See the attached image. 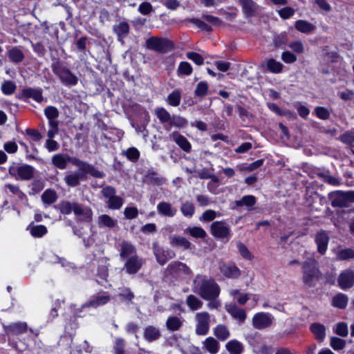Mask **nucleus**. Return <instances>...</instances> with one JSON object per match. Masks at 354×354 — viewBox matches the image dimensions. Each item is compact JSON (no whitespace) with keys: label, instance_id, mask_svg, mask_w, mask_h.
Segmentation results:
<instances>
[{"label":"nucleus","instance_id":"6e6552de","mask_svg":"<svg viewBox=\"0 0 354 354\" xmlns=\"http://www.w3.org/2000/svg\"><path fill=\"white\" fill-rule=\"evenodd\" d=\"M196 334L198 335H206L210 328V315L207 312L197 313L195 315Z\"/></svg>","mask_w":354,"mask_h":354},{"label":"nucleus","instance_id":"13d9d810","mask_svg":"<svg viewBox=\"0 0 354 354\" xmlns=\"http://www.w3.org/2000/svg\"><path fill=\"white\" fill-rule=\"evenodd\" d=\"M330 345L334 350L339 351L345 347L346 341L337 337H332L330 338Z\"/></svg>","mask_w":354,"mask_h":354},{"label":"nucleus","instance_id":"f3484780","mask_svg":"<svg viewBox=\"0 0 354 354\" xmlns=\"http://www.w3.org/2000/svg\"><path fill=\"white\" fill-rule=\"evenodd\" d=\"M242 12L245 17H252L257 15L259 6L253 0H239Z\"/></svg>","mask_w":354,"mask_h":354},{"label":"nucleus","instance_id":"4be33fe9","mask_svg":"<svg viewBox=\"0 0 354 354\" xmlns=\"http://www.w3.org/2000/svg\"><path fill=\"white\" fill-rule=\"evenodd\" d=\"M221 273L227 278L236 279L241 275V270L233 263H223L220 266Z\"/></svg>","mask_w":354,"mask_h":354},{"label":"nucleus","instance_id":"69168bd1","mask_svg":"<svg viewBox=\"0 0 354 354\" xmlns=\"http://www.w3.org/2000/svg\"><path fill=\"white\" fill-rule=\"evenodd\" d=\"M101 193L106 201H109L116 196V189L112 186H106L102 189Z\"/></svg>","mask_w":354,"mask_h":354},{"label":"nucleus","instance_id":"2eb2a0df","mask_svg":"<svg viewBox=\"0 0 354 354\" xmlns=\"http://www.w3.org/2000/svg\"><path fill=\"white\" fill-rule=\"evenodd\" d=\"M272 316L266 313H259L252 318V325L257 329H263L269 327L272 324Z\"/></svg>","mask_w":354,"mask_h":354},{"label":"nucleus","instance_id":"9b49d317","mask_svg":"<svg viewBox=\"0 0 354 354\" xmlns=\"http://www.w3.org/2000/svg\"><path fill=\"white\" fill-rule=\"evenodd\" d=\"M110 300V294L107 292L101 291L93 295L87 302L83 304L82 307L97 308L106 304Z\"/></svg>","mask_w":354,"mask_h":354},{"label":"nucleus","instance_id":"79ce46f5","mask_svg":"<svg viewBox=\"0 0 354 354\" xmlns=\"http://www.w3.org/2000/svg\"><path fill=\"white\" fill-rule=\"evenodd\" d=\"M186 304L192 311L201 309L203 304V301L194 295H189L187 297Z\"/></svg>","mask_w":354,"mask_h":354},{"label":"nucleus","instance_id":"9d476101","mask_svg":"<svg viewBox=\"0 0 354 354\" xmlns=\"http://www.w3.org/2000/svg\"><path fill=\"white\" fill-rule=\"evenodd\" d=\"M152 249L157 262L162 266L175 257L172 250L160 246L157 242L153 243Z\"/></svg>","mask_w":354,"mask_h":354},{"label":"nucleus","instance_id":"423d86ee","mask_svg":"<svg viewBox=\"0 0 354 354\" xmlns=\"http://www.w3.org/2000/svg\"><path fill=\"white\" fill-rule=\"evenodd\" d=\"M146 47L148 49L165 53L173 48V44L166 38L151 37L146 40Z\"/></svg>","mask_w":354,"mask_h":354},{"label":"nucleus","instance_id":"b1692460","mask_svg":"<svg viewBox=\"0 0 354 354\" xmlns=\"http://www.w3.org/2000/svg\"><path fill=\"white\" fill-rule=\"evenodd\" d=\"M120 257L121 259H129L133 256H137L136 254V248L131 243L123 241L120 244Z\"/></svg>","mask_w":354,"mask_h":354},{"label":"nucleus","instance_id":"a878e982","mask_svg":"<svg viewBox=\"0 0 354 354\" xmlns=\"http://www.w3.org/2000/svg\"><path fill=\"white\" fill-rule=\"evenodd\" d=\"M170 139L174 141L184 151L187 153L191 151L192 145L185 136L176 132H174L170 135Z\"/></svg>","mask_w":354,"mask_h":354},{"label":"nucleus","instance_id":"412c9836","mask_svg":"<svg viewBox=\"0 0 354 354\" xmlns=\"http://www.w3.org/2000/svg\"><path fill=\"white\" fill-rule=\"evenodd\" d=\"M169 243L173 248H180L184 250H189L193 246L187 238L178 235L170 236Z\"/></svg>","mask_w":354,"mask_h":354},{"label":"nucleus","instance_id":"20e7f679","mask_svg":"<svg viewBox=\"0 0 354 354\" xmlns=\"http://www.w3.org/2000/svg\"><path fill=\"white\" fill-rule=\"evenodd\" d=\"M35 168L29 165H14L9 168L10 174L17 180H29L35 174Z\"/></svg>","mask_w":354,"mask_h":354},{"label":"nucleus","instance_id":"603ef678","mask_svg":"<svg viewBox=\"0 0 354 354\" xmlns=\"http://www.w3.org/2000/svg\"><path fill=\"white\" fill-rule=\"evenodd\" d=\"M77 202H71L68 201H62L59 203L60 212L64 214H70L75 212Z\"/></svg>","mask_w":354,"mask_h":354},{"label":"nucleus","instance_id":"680f3d73","mask_svg":"<svg viewBox=\"0 0 354 354\" xmlns=\"http://www.w3.org/2000/svg\"><path fill=\"white\" fill-rule=\"evenodd\" d=\"M314 112L315 115L321 120H327L330 117V112L324 106H316Z\"/></svg>","mask_w":354,"mask_h":354},{"label":"nucleus","instance_id":"0e129e2a","mask_svg":"<svg viewBox=\"0 0 354 354\" xmlns=\"http://www.w3.org/2000/svg\"><path fill=\"white\" fill-rule=\"evenodd\" d=\"M188 21L190 23L196 25L197 27H198L202 30H205L207 32L212 31L211 27L205 23L204 21H201V19H196V18H191L187 19Z\"/></svg>","mask_w":354,"mask_h":354},{"label":"nucleus","instance_id":"393cba45","mask_svg":"<svg viewBox=\"0 0 354 354\" xmlns=\"http://www.w3.org/2000/svg\"><path fill=\"white\" fill-rule=\"evenodd\" d=\"M113 32L116 34L118 39L122 44L124 43V38L129 33L130 27L127 22L122 21L113 26Z\"/></svg>","mask_w":354,"mask_h":354},{"label":"nucleus","instance_id":"bb28decb","mask_svg":"<svg viewBox=\"0 0 354 354\" xmlns=\"http://www.w3.org/2000/svg\"><path fill=\"white\" fill-rule=\"evenodd\" d=\"M161 336L160 331L158 328L153 326H148L145 328L143 332V337L149 342L158 340Z\"/></svg>","mask_w":354,"mask_h":354},{"label":"nucleus","instance_id":"39448f33","mask_svg":"<svg viewBox=\"0 0 354 354\" xmlns=\"http://www.w3.org/2000/svg\"><path fill=\"white\" fill-rule=\"evenodd\" d=\"M330 204L334 207H347L348 202L354 198V192L335 191L328 194Z\"/></svg>","mask_w":354,"mask_h":354},{"label":"nucleus","instance_id":"c756f323","mask_svg":"<svg viewBox=\"0 0 354 354\" xmlns=\"http://www.w3.org/2000/svg\"><path fill=\"white\" fill-rule=\"evenodd\" d=\"M70 156L65 153H57L52 157V164L59 169L66 168L69 162Z\"/></svg>","mask_w":354,"mask_h":354},{"label":"nucleus","instance_id":"37998d69","mask_svg":"<svg viewBox=\"0 0 354 354\" xmlns=\"http://www.w3.org/2000/svg\"><path fill=\"white\" fill-rule=\"evenodd\" d=\"M348 299L347 296L343 293H338L332 299V305L339 309L346 308Z\"/></svg>","mask_w":354,"mask_h":354},{"label":"nucleus","instance_id":"4d7b16f0","mask_svg":"<svg viewBox=\"0 0 354 354\" xmlns=\"http://www.w3.org/2000/svg\"><path fill=\"white\" fill-rule=\"evenodd\" d=\"M192 71L191 64L187 62H181L178 68V75H189Z\"/></svg>","mask_w":354,"mask_h":354},{"label":"nucleus","instance_id":"09e8293b","mask_svg":"<svg viewBox=\"0 0 354 354\" xmlns=\"http://www.w3.org/2000/svg\"><path fill=\"white\" fill-rule=\"evenodd\" d=\"M8 57L15 63H19L24 59V54L21 49L17 47H13L8 52Z\"/></svg>","mask_w":354,"mask_h":354},{"label":"nucleus","instance_id":"aec40b11","mask_svg":"<svg viewBox=\"0 0 354 354\" xmlns=\"http://www.w3.org/2000/svg\"><path fill=\"white\" fill-rule=\"evenodd\" d=\"M86 174L77 171H74L66 174L64 178V181L69 187H75L80 185L82 180L86 179Z\"/></svg>","mask_w":354,"mask_h":354},{"label":"nucleus","instance_id":"e433bc0d","mask_svg":"<svg viewBox=\"0 0 354 354\" xmlns=\"http://www.w3.org/2000/svg\"><path fill=\"white\" fill-rule=\"evenodd\" d=\"M310 330L319 341H323L326 337V328L319 323H314L310 325Z\"/></svg>","mask_w":354,"mask_h":354},{"label":"nucleus","instance_id":"f704fd0d","mask_svg":"<svg viewBox=\"0 0 354 354\" xmlns=\"http://www.w3.org/2000/svg\"><path fill=\"white\" fill-rule=\"evenodd\" d=\"M225 348L230 354H241L244 349L243 344L236 339L229 341Z\"/></svg>","mask_w":354,"mask_h":354},{"label":"nucleus","instance_id":"a18cd8bd","mask_svg":"<svg viewBox=\"0 0 354 354\" xmlns=\"http://www.w3.org/2000/svg\"><path fill=\"white\" fill-rule=\"evenodd\" d=\"M180 210L185 217L192 218L195 213V207L192 202L187 201L181 203Z\"/></svg>","mask_w":354,"mask_h":354},{"label":"nucleus","instance_id":"ea45409f","mask_svg":"<svg viewBox=\"0 0 354 354\" xmlns=\"http://www.w3.org/2000/svg\"><path fill=\"white\" fill-rule=\"evenodd\" d=\"M184 232L190 235L191 236L196 239H205L207 236V233L203 228L201 227H187Z\"/></svg>","mask_w":354,"mask_h":354},{"label":"nucleus","instance_id":"e2e57ef3","mask_svg":"<svg viewBox=\"0 0 354 354\" xmlns=\"http://www.w3.org/2000/svg\"><path fill=\"white\" fill-rule=\"evenodd\" d=\"M44 114L48 120H53L58 118L59 111L56 107L48 106L44 109Z\"/></svg>","mask_w":354,"mask_h":354},{"label":"nucleus","instance_id":"f257e3e1","mask_svg":"<svg viewBox=\"0 0 354 354\" xmlns=\"http://www.w3.org/2000/svg\"><path fill=\"white\" fill-rule=\"evenodd\" d=\"M192 290L204 300H214L221 292L219 285L205 275L197 274L193 281Z\"/></svg>","mask_w":354,"mask_h":354},{"label":"nucleus","instance_id":"5701e85b","mask_svg":"<svg viewBox=\"0 0 354 354\" xmlns=\"http://www.w3.org/2000/svg\"><path fill=\"white\" fill-rule=\"evenodd\" d=\"M329 236L325 231L317 232L315 236V243L317 246V250L321 254H325L328 248Z\"/></svg>","mask_w":354,"mask_h":354},{"label":"nucleus","instance_id":"6e6d98bb","mask_svg":"<svg viewBox=\"0 0 354 354\" xmlns=\"http://www.w3.org/2000/svg\"><path fill=\"white\" fill-rule=\"evenodd\" d=\"M106 205L109 209H119L123 205V199L119 196H115L109 201H106Z\"/></svg>","mask_w":354,"mask_h":354},{"label":"nucleus","instance_id":"a211bd4d","mask_svg":"<svg viewBox=\"0 0 354 354\" xmlns=\"http://www.w3.org/2000/svg\"><path fill=\"white\" fill-rule=\"evenodd\" d=\"M158 213L165 217H174L178 212L176 207L174 206L171 203L167 201H160L156 207Z\"/></svg>","mask_w":354,"mask_h":354},{"label":"nucleus","instance_id":"0eeeda50","mask_svg":"<svg viewBox=\"0 0 354 354\" xmlns=\"http://www.w3.org/2000/svg\"><path fill=\"white\" fill-rule=\"evenodd\" d=\"M69 162L78 167V169L75 171L86 175L90 174L91 176L98 178H101L104 176V174L102 171H99L92 165L86 162H84L78 158L70 156Z\"/></svg>","mask_w":354,"mask_h":354},{"label":"nucleus","instance_id":"ddd939ff","mask_svg":"<svg viewBox=\"0 0 354 354\" xmlns=\"http://www.w3.org/2000/svg\"><path fill=\"white\" fill-rule=\"evenodd\" d=\"M77 221L90 223L93 220V211L88 206L82 205L77 202L74 212Z\"/></svg>","mask_w":354,"mask_h":354},{"label":"nucleus","instance_id":"6ab92c4d","mask_svg":"<svg viewBox=\"0 0 354 354\" xmlns=\"http://www.w3.org/2000/svg\"><path fill=\"white\" fill-rule=\"evenodd\" d=\"M5 332L7 335H19L25 333L28 330V324L24 322L12 323L4 326Z\"/></svg>","mask_w":354,"mask_h":354},{"label":"nucleus","instance_id":"864d4df0","mask_svg":"<svg viewBox=\"0 0 354 354\" xmlns=\"http://www.w3.org/2000/svg\"><path fill=\"white\" fill-rule=\"evenodd\" d=\"M266 68L272 73H279L282 71L283 64L274 59H270L266 62Z\"/></svg>","mask_w":354,"mask_h":354},{"label":"nucleus","instance_id":"338daca9","mask_svg":"<svg viewBox=\"0 0 354 354\" xmlns=\"http://www.w3.org/2000/svg\"><path fill=\"white\" fill-rule=\"evenodd\" d=\"M290 48H291L295 53L300 54L304 51V46L301 40H297L290 42L288 44Z\"/></svg>","mask_w":354,"mask_h":354},{"label":"nucleus","instance_id":"cd10ccee","mask_svg":"<svg viewBox=\"0 0 354 354\" xmlns=\"http://www.w3.org/2000/svg\"><path fill=\"white\" fill-rule=\"evenodd\" d=\"M295 28L300 32L310 35L316 30V26L308 21L299 19L295 21Z\"/></svg>","mask_w":354,"mask_h":354},{"label":"nucleus","instance_id":"dca6fc26","mask_svg":"<svg viewBox=\"0 0 354 354\" xmlns=\"http://www.w3.org/2000/svg\"><path fill=\"white\" fill-rule=\"evenodd\" d=\"M19 99L26 101L28 98H32L35 102L41 103L44 100L41 88H27L22 90L18 97Z\"/></svg>","mask_w":354,"mask_h":354},{"label":"nucleus","instance_id":"de8ad7c7","mask_svg":"<svg viewBox=\"0 0 354 354\" xmlns=\"http://www.w3.org/2000/svg\"><path fill=\"white\" fill-rule=\"evenodd\" d=\"M181 101V91L179 89L173 91L166 99L167 103L171 106H178Z\"/></svg>","mask_w":354,"mask_h":354},{"label":"nucleus","instance_id":"f03ea898","mask_svg":"<svg viewBox=\"0 0 354 354\" xmlns=\"http://www.w3.org/2000/svg\"><path fill=\"white\" fill-rule=\"evenodd\" d=\"M302 279L308 287L315 286L321 276L318 262L313 258L307 259L302 263Z\"/></svg>","mask_w":354,"mask_h":354},{"label":"nucleus","instance_id":"58836bf2","mask_svg":"<svg viewBox=\"0 0 354 354\" xmlns=\"http://www.w3.org/2000/svg\"><path fill=\"white\" fill-rule=\"evenodd\" d=\"M155 115L158 118L160 123L164 124L165 126L169 124L171 115L165 108L157 107L155 109Z\"/></svg>","mask_w":354,"mask_h":354},{"label":"nucleus","instance_id":"c03bdc74","mask_svg":"<svg viewBox=\"0 0 354 354\" xmlns=\"http://www.w3.org/2000/svg\"><path fill=\"white\" fill-rule=\"evenodd\" d=\"M41 198L45 205L48 206L57 201V195L54 190L48 189L44 192Z\"/></svg>","mask_w":354,"mask_h":354},{"label":"nucleus","instance_id":"8fccbe9b","mask_svg":"<svg viewBox=\"0 0 354 354\" xmlns=\"http://www.w3.org/2000/svg\"><path fill=\"white\" fill-rule=\"evenodd\" d=\"M234 203L236 207L246 206L250 208L256 203V198L252 195H246L241 199L236 201Z\"/></svg>","mask_w":354,"mask_h":354},{"label":"nucleus","instance_id":"4468645a","mask_svg":"<svg viewBox=\"0 0 354 354\" xmlns=\"http://www.w3.org/2000/svg\"><path fill=\"white\" fill-rule=\"evenodd\" d=\"M337 283L342 290L351 288L354 285V272L350 269L343 270L337 278Z\"/></svg>","mask_w":354,"mask_h":354},{"label":"nucleus","instance_id":"5fc2aeb1","mask_svg":"<svg viewBox=\"0 0 354 354\" xmlns=\"http://www.w3.org/2000/svg\"><path fill=\"white\" fill-rule=\"evenodd\" d=\"M16 88V84L10 80L4 81L1 86L2 93L6 95H10L14 93Z\"/></svg>","mask_w":354,"mask_h":354},{"label":"nucleus","instance_id":"7c9ffc66","mask_svg":"<svg viewBox=\"0 0 354 354\" xmlns=\"http://www.w3.org/2000/svg\"><path fill=\"white\" fill-rule=\"evenodd\" d=\"M225 309L232 317L239 320L240 322H243L246 318V313L244 310L239 308L235 305H226Z\"/></svg>","mask_w":354,"mask_h":354},{"label":"nucleus","instance_id":"bf43d9fd","mask_svg":"<svg viewBox=\"0 0 354 354\" xmlns=\"http://www.w3.org/2000/svg\"><path fill=\"white\" fill-rule=\"evenodd\" d=\"M208 88L209 86L207 82H201L197 84L194 93L198 97H204L207 95Z\"/></svg>","mask_w":354,"mask_h":354},{"label":"nucleus","instance_id":"774afa93","mask_svg":"<svg viewBox=\"0 0 354 354\" xmlns=\"http://www.w3.org/2000/svg\"><path fill=\"white\" fill-rule=\"evenodd\" d=\"M335 333L339 336L346 337L348 333V326L344 322H339L336 325V328L335 329Z\"/></svg>","mask_w":354,"mask_h":354},{"label":"nucleus","instance_id":"c85d7f7f","mask_svg":"<svg viewBox=\"0 0 354 354\" xmlns=\"http://www.w3.org/2000/svg\"><path fill=\"white\" fill-rule=\"evenodd\" d=\"M97 225L100 228L112 229L117 226L118 221L107 214H102L97 218Z\"/></svg>","mask_w":354,"mask_h":354},{"label":"nucleus","instance_id":"7ed1b4c3","mask_svg":"<svg viewBox=\"0 0 354 354\" xmlns=\"http://www.w3.org/2000/svg\"><path fill=\"white\" fill-rule=\"evenodd\" d=\"M51 68L64 85L66 86L77 85L79 80L78 77L60 61L56 60L51 65Z\"/></svg>","mask_w":354,"mask_h":354},{"label":"nucleus","instance_id":"3c124183","mask_svg":"<svg viewBox=\"0 0 354 354\" xmlns=\"http://www.w3.org/2000/svg\"><path fill=\"white\" fill-rule=\"evenodd\" d=\"M122 155L124 156L129 160L136 162L138 160L140 154L137 148L132 147L123 151Z\"/></svg>","mask_w":354,"mask_h":354},{"label":"nucleus","instance_id":"2f4dec72","mask_svg":"<svg viewBox=\"0 0 354 354\" xmlns=\"http://www.w3.org/2000/svg\"><path fill=\"white\" fill-rule=\"evenodd\" d=\"M213 334L221 342L227 340L230 337V332L227 326L221 324L213 328Z\"/></svg>","mask_w":354,"mask_h":354},{"label":"nucleus","instance_id":"1a4fd4ad","mask_svg":"<svg viewBox=\"0 0 354 354\" xmlns=\"http://www.w3.org/2000/svg\"><path fill=\"white\" fill-rule=\"evenodd\" d=\"M210 233L216 239H229L231 236V230L224 221L213 222L210 225Z\"/></svg>","mask_w":354,"mask_h":354},{"label":"nucleus","instance_id":"473e14b6","mask_svg":"<svg viewBox=\"0 0 354 354\" xmlns=\"http://www.w3.org/2000/svg\"><path fill=\"white\" fill-rule=\"evenodd\" d=\"M184 319L177 316L169 317L166 321L167 328L170 331L178 330L183 326Z\"/></svg>","mask_w":354,"mask_h":354},{"label":"nucleus","instance_id":"4c0bfd02","mask_svg":"<svg viewBox=\"0 0 354 354\" xmlns=\"http://www.w3.org/2000/svg\"><path fill=\"white\" fill-rule=\"evenodd\" d=\"M187 124V120L180 115H171L169 124L165 126V129L169 131L172 127L178 128H183L186 127Z\"/></svg>","mask_w":354,"mask_h":354},{"label":"nucleus","instance_id":"c9c22d12","mask_svg":"<svg viewBox=\"0 0 354 354\" xmlns=\"http://www.w3.org/2000/svg\"><path fill=\"white\" fill-rule=\"evenodd\" d=\"M203 347L211 354H216L219 350V343L212 337L206 338L203 342Z\"/></svg>","mask_w":354,"mask_h":354},{"label":"nucleus","instance_id":"f8f14e48","mask_svg":"<svg viewBox=\"0 0 354 354\" xmlns=\"http://www.w3.org/2000/svg\"><path fill=\"white\" fill-rule=\"evenodd\" d=\"M144 259L139 256H133L127 259L122 268L128 274H136L144 264Z\"/></svg>","mask_w":354,"mask_h":354},{"label":"nucleus","instance_id":"052dcab7","mask_svg":"<svg viewBox=\"0 0 354 354\" xmlns=\"http://www.w3.org/2000/svg\"><path fill=\"white\" fill-rule=\"evenodd\" d=\"M217 216L216 212L213 209L205 210L200 216L199 220L202 222L212 221Z\"/></svg>","mask_w":354,"mask_h":354},{"label":"nucleus","instance_id":"49530a36","mask_svg":"<svg viewBox=\"0 0 354 354\" xmlns=\"http://www.w3.org/2000/svg\"><path fill=\"white\" fill-rule=\"evenodd\" d=\"M336 259L339 261H346L354 258V250L351 248L337 249Z\"/></svg>","mask_w":354,"mask_h":354},{"label":"nucleus","instance_id":"a19ab883","mask_svg":"<svg viewBox=\"0 0 354 354\" xmlns=\"http://www.w3.org/2000/svg\"><path fill=\"white\" fill-rule=\"evenodd\" d=\"M27 230H29L30 234L33 237L39 238L45 235L48 230L46 226L43 225H33L30 224L27 227Z\"/></svg>","mask_w":354,"mask_h":354},{"label":"nucleus","instance_id":"72a5a7b5","mask_svg":"<svg viewBox=\"0 0 354 354\" xmlns=\"http://www.w3.org/2000/svg\"><path fill=\"white\" fill-rule=\"evenodd\" d=\"M167 268L171 272H180L187 275H189L192 273L190 268L185 263L180 261H174L171 263L168 266Z\"/></svg>","mask_w":354,"mask_h":354}]
</instances>
